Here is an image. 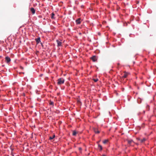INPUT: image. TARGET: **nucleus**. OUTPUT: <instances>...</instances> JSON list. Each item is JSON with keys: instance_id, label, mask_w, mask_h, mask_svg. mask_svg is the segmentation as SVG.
I'll list each match as a JSON object with an SVG mask.
<instances>
[{"instance_id": "nucleus-1", "label": "nucleus", "mask_w": 156, "mask_h": 156, "mask_svg": "<svg viewBox=\"0 0 156 156\" xmlns=\"http://www.w3.org/2000/svg\"><path fill=\"white\" fill-rule=\"evenodd\" d=\"M57 81V84L58 85H60L64 83L65 80L63 78H61L58 79Z\"/></svg>"}, {"instance_id": "nucleus-2", "label": "nucleus", "mask_w": 156, "mask_h": 156, "mask_svg": "<svg viewBox=\"0 0 156 156\" xmlns=\"http://www.w3.org/2000/svg\"><path fill=\"white\" fill-rule=\"evenodd\" d=\"M130 74V73L129 72H125L124 73V74L122 76V78H125L127 77Z\"/></svg>"}, {"instance_id": "nucleus-3", "label": "nucleus", "mask_w": 156, "mask_h": 156, "mask_svg": "<svg viewBox=\"0 0 156 156\" xmlns=\"http://www.w3.org/2000/svg\"><path fill=\"white\" fill-rule=\"evenodd\" d=\"M5 59L7 63H9L11 61L10 58L8 56H6L5 58Z\"/></svg>"}, {"instance_id": "nucleus-4", "label": "nucleus", "mask_w": 156, "mask_h": 156, "mask_svg": "<svg viewBox=\"0 0 156 156\" xmlns=\"http://www.w3.org/2000/svg\"><path fill=\"white\" fill-rule=\"evenodd\" d=\"M56 42L57 43V46L60 47L62 46V43L61 41H59L58 40H57L56 41Z\"/></svg>"}, {"instance_id": "nucleus-5", "label": "nucleus", "mask_w": 156, "mask_h": 156, "mask_svg": "<svg viewBox=\"0 0 156 156\" xmlns=\"http://www.w3.org/2000/svg\"><path fill=\"white\" fill-rule=\"evenodd\" d=\"M80 18H79L78 19L76 20V24H80L81 23V21H80Z\"/></svg>"}, {"instance_id": "nucleus-6", "label": "nucleus", "mask_w": 156, "mask_h": 156, "mask_svg": "<svg viewBox=\"0 0 156 156\" xmlns=\"http://www.w3.org/2000/svg\"><path fill=\"white\" fill-rule=\"evenodd\" d=\"M35 40L37 44L41 42L40 37H39L35 39Z\"/></svg>"}, {"instance_id": "nucleus-7", "label": "nucleus", "mask_w": 156, "mask_h": 156, "mask_svg": "<svg viewBox=\"0 0 156 156\" xmlns=\"http://www.w3.org/2000/svg\"><path fill=\"white\" fill-rule=\"evenodd\" d=\"M91 60L94 62H95L97 60V58L95 56H93L91 57Z\"/></svg>"}, {"instance_id": "nucleus-8", "label": "nucleus", "mask_w": 156, "mask_h": 156, "mask_svg": "<svg viewBox=\"0 0 156 156\" xmlns=\"http://www.w3.org/2000/svg\"><path fill=\"white\" fill-rule=\"evenodd\" d=\"M147 139L145 138H144L143 139H141L140 143H144L146 140Z\"/></svg>"}, {"instance_id": "nucleus-9", "label": "nucleus", "mask_w": 156, "mask_h": 156, "mask_svg": "<svg viewBox=\"0 0 156 156\" xmlns=\"http://www.w3.org/2000/svg\"><path fill=\"white\" fill-rule=\"evenodd\" d=\"M30 11L32 12L33 14H34L35 13V10L33 8H31L30 9Z\"/></svg>"}, {"instance_id": "nucleus-10", "label": "nucleus", "mask_w": 156, "mask_h": 156, "mask_svg": "<svg viewBox=\"0 0 156 156\" xmlns=\"http://www.w3.org/2000/svg\"><path fill=\"white\" fill-rule=\"evenodd\" d=\"M55 15V14L53 12H52L51 14V19H55V18L54 17Z\"/></svg>"}, {"instance_id": "nucleus-11", "label": "nucleus", "mask_w": 156, "mask_h": 156, "mask_svg": "<svg viewBox=\"0 0 156 156\" xmlns=\"http://www.w3.org/2000/svg\"><path fill=\"white\" fill-rule=\"evenodd\" d=\"M98 147L100 149V151H101L102 150V149H103L102 147V146L100 144H98Z\"/></svg>"}, {"instance_id": "nucleus-12", "label": "nucleus", "mask_w": 156, "mask_h": 156, "mask_svg": "<svg viewBox=\"0 0 156 156\" xmlns=\"http://www.w3.org/2000/svg\"><path fill=\"white\" fill-rule=\"evenodd\" d=\"M127 142L129 144H130L132 143L133 142V140H127Z\"/></svg>"}, {"instance_id": "nucleus-13", "label": "nucleus", "mask_w": 156, "mask_h": 156, "mask_svg": "<svg viewBox=\"0 0 156 156\" xmlns=\"http://www.w3.org/2000/svg\"><path fill=\"white\" fill-rule=\"evenodd\" d=\"M54 102L53 101H50L49 103V105H51L53 107L54 106Z\"/></svg>"}, {"instance_id": "nucleus-14", "label": "nucleus", "mask_w": 156, "mask_h": 156, "mask_svg": "<svg viewBox=\"0 0 156 156\" xmlns=\"http://www.w3.org/2000/svg\"><path fill=\"white\" fill-rule=\"evenodd\" d=\"M94 132L96 133H100V131L96 129H94Z\"/></svg>"}, {"instance_id": "nucleus-15", "label": "nucleus", "mask_w": 156, "mask_h": 156, "mask_svg": "<svg viewBox=\"0 0 156 156\" xmlns=\"http://www.w3.org/2000/svg\"><path fill=\"white\" fill-rule=\"evenodd\" d=\"M55 137V134H54L52 136H50L49 137V139L50 140H52L53 139H54Z\"/></svg>"}, {"instance_id": "nucleus-16", "label": "nucleus", "mask_w": 156, "mask_h": 156, "mask_svg": "<svg viewBox=\"0 0 156 156\" xmlns=\"http://www.w3.org/2000/svg\"><path fill=\"white\" fill-rule=\"evenodd\" d=\"M76 132L74 130L73 131V135L74 136H75L76 135Z\"/></svg>"}, {"instance_id": "nucleus-17", "label": "nucleus", "mask_w": 156, "mask_h": 156, "mask_svg": "<svg viewBox=\"0 0 156 156\" xmlns=\"http://www.w3.org/2000/svg\"><path fill=\"white\" fill-rule=\"evenodd\" d=\"M108 142V140H104L103 141V144H106L107 142Z\"/></svg>"}, {"instance_id": "nucleus-18", "label": "nucleus", "mask_w": 156, "mask_h": 156, "mask_svg": "<svg viewBox=\"0 0 156 156\" xmlns=\"http://www.w3.org/2000/svg\"><path fill=\"white\" fill-rule=\"evenodd\" d=\"M93 80L94 81V82H96L98 81V79H93Z\"/></svg>"}, {"instance_id": "nucleus-19", "label": "nucleus", "mask_w": 156, "mask_h": 156, "mask_svg": "<svg viewBox=\"0 0 156 156\" xmlns=\"http://www.w3.org/2000/svg\"><path fill=\"white\" fill-rule=\"evenodd\" d=\"M79 150L80 151H82V148L81 147H79Z\"/></svg>"}, {"instance_id": "nucleus-20", "label": "nucleus", "mask_w": 156, "mask_h": 156, "mask_svg": "<svg viewBox=\"0 0 156 156\" xmlns=\"http://www.w3.org/2000/svg\"><path fill=\"white\" fill-rule=\"evenodd\" d=\"M136 139L137 140L140 141V142L141 141V139L140 138H137Z\"/></svg>"}, {"instance_id": "nucleus-21", "label": "nucleus", "mask_w": 156, "mask_h": 156, "mask_svg": "<svg viewBox=\"0 0 156 156\" xmlns=\"http://www.w3.org/2000/svg\"><path fill=\"white\" fill-rule=\"evenodd\" d=\"M11 155H12V156H14V154H13V153H12V152H11Z\"/></svg>"}, {"instance_id": "nucleus-22", "label": "nucleus", "mask_w": 156, "mask_h": 156, "mask_svg": "<svg viewBox=\"0 0 156 156\" xmlns=\"http://www.w3.org/2000/svg\"><path fill=\"white\" fill-rule=\"evenodd\" d=\"M20 69H23V68L22 66H20Z\"/></svg>"}, {"instance_id": "nucleus-23", "label": "nucleus", "mask_w": 156, "mask_h": 156, "mask_svg": "<svg viewBox=\"0 0 156 156\" xmlns=\"http://www.w3.org/2000/svg\"><path fill=\"white\" fill-rule=\"evenodd\" d=\"M102 156H106L105 154H103L102 155Z\"/></svg>"}, {"instance_id": "nucleus-24", "label": "nucleus", "mask_w": 156, "mask_h": 156, "mask_svg": "<svg viewBox=\"0 0 156 156\" xmlns=\"http://www.w3.org/2000/svg\"><path fill=\"white\" fill-rule=\"evenodd\" d=\"M42 74H41V75H40V76H42Z\"/></svg>"}]
</instances>
